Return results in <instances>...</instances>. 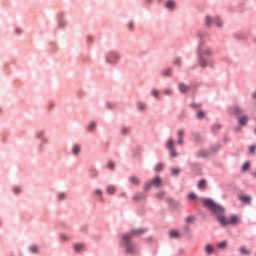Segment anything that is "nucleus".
Returning <instances> with one entry per match:
<instances>
[{
    "label": "nucleus",
    "instance_id": "1",
    "mask_svg": "<svg viewBox=\"0 0 256 256\" xmlns=\"http://www.w3.org/2000/svg\"><path fill=\"white\" fill-rule=\"evenodd\" d=\"M203 205L204 207H207L214 215H216L219 223L222 225V227H227V225H239L240 219L239 216L233 214L228 219L227 216H225V208L223 206L217 204L212 199H203Z\"/></svg>",
    "mask_w": 256,
    "mask_h": 256
},
{
    "label": "nucleus",
    "instance_id": "2",
    "mask_svg": "<svg viewBox=\"0 0 256 256\" xmlns=\"http://www.w3.org/2000/svg\"><path fill=\"white\" fill-rule=\"evenodd\" d=\"M198 56L200 67H207V61L205 60V57H211V49L203 45V42H200L198 48Z\"/></svg>",
    "mask_w": 256,
    "mask_h": 256
},
{
    "label": "nucleus",
    "instance_id": "3",
    "mask_svg": "<svg viewBox=\"0 0 256 256\" xmlns=\"http://www.w3.org/2000/svg\"><path fill=\"white\" fill-rule=\"evenodd\" d=\"M122 245H124V247L126 248V253H128L129 255L137 253V246L131 244V235H122Z\"/></svg>",
    "mask_w": 256,
    "mask_h": 256
},
{
    "label": "nucleus",
    "instance_id": "4",
    "mask_svg": "<svg viewBox=\"0 0 256 256\" xmlns=\"http://www.w3.org/2000/svg\"><path fill=\"white\" fill-rule=\"evenodd\" d=\"M161 185H163V180H161V178L159 176H157L154 180L149 181L145 184L144 186V190L145 191H149L151 189V187H156L157 189H159V187H161Z\"/></svg>",
    "mask_w": 256,
    "mask_h": 256
},
{
    "label": "nucleus",
    "instance_id": "5",
    "mask_svg": "<svg viewBox=\"0 0 256 256\" xmlns=\"http://www.w3.org/2000/svg\"><path fill=\"white\" fill-rule=\"evenodd\" d=\"M143 233H147V229L139 228L132 230L128 235H130V240L135 236L143 235Z\"/></svg>",
    "mask_w": 256,
    "mask_h": 256
},
{
    "label": "nucleus",
    "instance_id": "6",
    "mask_svg": "<svg viewBox=\"0 0 256 256\" xmlns=\"http://www.w3.org/2000/svg\"><path fill=\"white\" fill-rule=\"evenodd\" d=\"M119 59V55L115 54V53H110L107 56V62L108 63H116Z\"/></svg>",
    "mask_w": 256,
    "mask_h": 256
},
{
    "label": "nucleus",
    "instance_id": "7",
    "mask_svg": "<svg viewBox=\"0 0 256 256\" xmlns=\"http://www.w3.org/2000/svg\"><path fill=\"white\" fill-rule=\"evenodd\" d=\"M74 251H76V253H81V251H85V244H83V243L75 244Z\"/></svg>",
    "mask_w": 256,
    "mask_h": 256
},
{
    "label": "nucleus",
    "instance_id": "8",
    "mask_svg": "<svg viewBox=\"0 0 256 256\" xmlns=\"http://www.w3.org/2000/svg\"><path fill=\"white\" fill-rule=\"evenodd\" d=\"M205 252L207 253V255H213V253H215V248H213V245L207 244L205 246Z\"/></svg>",
    "mask_w": 256,
    "mask_h": 256
},
{
    "label": "nucleus",
    "instance_id": "9",
    "mask_svg": "<svg viewBox=\"0 0 256 256\" xmlns=\"http://www.w3.org/2000/svg\"><path fill=\"white\" fill-rule=\"evenodd\" d=\"M178 89L181 93H187V91H189V86L185 85L184 83H179Z\"/></svg>",
    "mask_w": 256,
    "mask_h": 256
},
{
    "label": "nucleus",
    "instance_id": "10",
    "mask_svg": "<svg viewBox=\"0 0 256 256\" xmlns=\"http://www.w3.org/2000/svg\"><path fill=\"white\" fill-rule=\"evenodd\" d=\"M106 191L108 195H115V192L117 191V187H115L114 185H109L107 186Z\"/></svg>",
    "mask_w": 256,
    "mask_h": 256
},
{
    "label": "nucleus",
    "instance_id": "11",
    "mask_svg": "<svg viewBox=\"0 0 256 256\" xmlns=\"http://www.w3.org/2000/svg\"><path fill=\"white\" fill-rule=\"evenodd\" d=\"M145 197H147V195L145 193H138V194L134 195L133 200L141 201V200L145 199Z\"/></svg>",
    "mask_w": 256,
    "mask_h": 256
},
{
    "label": "nucleus",
    "instance_id": "12",
    "mask_svg": "<svg viewBox=\"0 0 256 256\" xmlns=\"http://www.w3.org/2000/svg\"><path fill=\"white\" fill-rule=\"evenodd\" d=\"M129 181L132 185H139L141 183L137 176H131Z\"/></svg>",
    "mask_w": 256,
    "mask_h": 256
},
{
    "label": "nucleus",
    "instance_id": "13",
    "mask_svg": "<svg viewBox=\"0 0 256 256\" xmlns=\"http://www.w3.org/2000/svg\"><path fill=\"white\" fill-rule=\"evenodd\" d=\"M183 135H185V131L179 130L178 131V144L183 145Z\"/></svg>",
    "mask_w": 256,
    "mask_h": 256
},
{
    "label": "nucleus",
    "instance_id": "14",
    "mask_svg": "<svg viewBox=\"0 0 256 256\" xmlns=\"http://www.w3.org/2000/svg\"><path fill=\"white\" fill-rule=\"evenodd\" d=\"M239 200L242 202V203H251V196H239Z\"/></svg>",
    "mask_w": 256,
    "mask_h": 256
},
{
    "label": "nucleus",
    "instance_id": "15",
    "mask_svg": "<svg viewBox=\"0 0 256 256\" xmlns=\"http://www.w3.org/2000/svg\"><path fill=\"white\" fill-rule=\"evenodd\" d=\"M241 113H243V111L241 110V108H239V106H234L232 108L233 115H241Z\"/></svg>",
    "mask_w": 256,
    "mask_h": 256
},
{
    "label": "nucleus",
    "instance_id": "16",
    "mask_svg": "<svg viewBox=\"0 0 256 256\" xmlns=\"http://www.w3.org/2000/svg\"><path fill=\"white\" fill-rule=\"evenodd\" d=\"M239 125H247V121H249V118L247 116H242L238 119Z\"/></svg>",
    "mask_w": 256,
    "mask_h": 256
},
{
    "label": "nucleus",
    "instance_id": "17",
    "mask_svg": "<svg viewBox=\"0 0 256 256\" xmlns=\"http://www.w3.org/2000/svg\"><path fill=\"white\" fill-rule=\"evenodd\" d=\"M170 237L172 239H177V237H179V231L177 230H171L170 233H169Z\"/></svg>",
    "mask_w": 256,
    "mask_h": 256
},
{
    "label": "nucleus",
    "instance_id": "18",
    "mask_svg": "<svg viewBox=\"0 0 256 256\" xmlns=\"http://www.w3.org/2000/svg\"><path fill=\"white\" fill-rule=\"evenodd\" d=\"M167 147H168V149L169 150H171V149H175L174 147H175V141H173V139H169L168 140V142H167Z\"/></svg>",
    "mask_w": 256,
    "mask_h": 256
},
{
    "label": "nucleus",
    "instance_id": "19",
    "mask_svg": "<svg viewBox=\"0 0 256 256\" xmlns=\"http://www.w3.org/2000/svg\"><path fill=\"white\" fill-rule=\"evenodd\" d=\"M166 7H167V9H175V2L173 0H169L166 3Z\"/></svg>",
    "mask_w": 256,
    "mask_h": 256
},
{
    "label": "nucleus",
    "instance_id": "20",
    "mask_svg": "<svg viewBox=\"0 0 256 256\" xmlns=\"http://www.w3.org/2000/svg\"><path fill=\"white\" fill-rule=\"evenodd\" d=\"M80 152H81V146L74 145V147H73V154L74 155H79Z\"/></svg>",
    "mask_w": 256,
    "mask_h": 256
},
{
    "label": "nucleus",
    "instance_id": "21",
    "mask_svg": "<svg viewBox=\"0 0 256 256\" xmlns=\"http://www.w3.org/2000/svg\"><path fill=\"white\" fill-rule=\"evenodd\" d=\"M240 253H242V255H251V252L245 247L240 248Z\"/></svg>",
    "mask_w": 256,
    "mask_h": 256
},
{
    "label": "nucleus",
    "instance_id": "22",
    "mask_svg": "<svg viewBox=\"0 0 256 256\" xmlns=\"http://www.w3.org/2000/svg\"><path fill=\"white\" fill-rule=\"evenodd\" d=\"M131 133V129L129 127L122 128V135H129Z\"/></svg>",
    "mask_w": 256,
    "mask_h": 256
},
{
    "label": "nucleus",
    "instance_id": "23",
    "mask_svg": "<svg viewBox=\"0 0 256 256\" xmlns=\"http://www.w3.org/2000/svg\"><path fill=\"white\" fill-rule=\"evenodd\" d=\"M205 185H207V181H205V180H200L198 183L199 189L205 188Z\"/></svg>",
    "mask_w": 256,
    "mask_h": 256
},
{
    "label": "nucleus",
    "instance_id": "24",
    "mask_svg": "<svg viewBox=\"0 0 256 256\" xmlns=\"http://www.w3.org/2000/svg\"><path fill=\"white\" fill-rule=\"evenodd\" d=\"M138 109L140 111H145V109H147V105H145V103H138Z\"/></svg>",
    "mask_w": 256,
    "mask_h": 256
},
{
    "label": "nucleus",
    "instance_id": "25",
    "mask_svg": "<svg viewBox=\"0 0 256 256\" xmlns=\"http://www.w3.org/2000/svg\"><path fill=\"white\" fill-rule=\"evenodd\" d=\"M95 127H97V124L95 122L90 123V125L87 127L88 131H93L95 130Z\"/></svg>",
    "mask_w": 256,
    "mask_h": 256
},
{
    "label": "nucleus",
    "instance_id": "26",
    "mask_svg": "<svg viewBox=\"0 0 256 256\" xmlns=\"http://www.w3.org/2000/svg\"><path fill=\"white\" fill-rule=\"evenodd\" d=\"M219 249H227V243L225 241L218 243Z\"/></svg>",
    "mask_w": 256,
    "mask_h": 256
},
{
    "label": "nucleus",
    "instance_id": "27",
    "mask_svg": "<svg viewBox=\"0 0 256 256\" xmlns=\"http://www.w3.org/2000/svg\"><path fill=\"white\" fill-rule=\"evenodd\" d=\"M163 167L164 165L159 163L155 166V171L159 172V171H163Z\"/></svg>",
    "mask_w": 256,
    "mask_h": 256
},
{
    "label": "nucleus",
    "instance_id": "28",
    "mask_svg": "<svg viewBox=\"0 0 256 256\" xmlns=\"http://www.w3.org/2000/svg\"><path fill=\"white\" fill-rule=\"evenodd\" d=\"M171 73H172L171 69H166V70H164L163 75L165 77H170Z\"/></svg>",
    "mask_w": 256,
    "mask_h": 256
},
{
    "label": "nucleus",
    "instance_id": "29",
    "mask_svg": "<svg viewBox=\"0 0 256 256\" xmlns=\"http://www.w3.org/2000/svg\"><path fill=\"white\" fill-rule=\"evenodd\" d=\"M197 117L198 119H203L205 117V113L203 112V110H200L198 113H197Z\"/></svg>",
    "mask_w": 256,
    "mask_h": 256
},
{
    "label": "nucleus",
    "instance_id": "30",
    "mask_svg": "<svg viewBox=\"0 0 256 256\" xmlns=\"http://www.w3.org/2000/svg\"><path fill=\"white\" fill-rule=\"evenodd\" d=\"M188 199H190V201H195V199H197V195H195L194 193H190L188 195Z\"/></svg>",
    "mask_w": 256,
    "mask_h": 256
},
{
    "label": "nucleus",
    "instance_id": "31",
    "mask_svg": "<svg viewBox=\"0 0 256 256\" xmlns=\"http://www.w3.org/2000/svg\"><path fill=\"white\" fill-rule=\"evenodd\" d=\"M205 23H206L207 27H211V17L207 16L205 18Z\"/></svg>",
    "mask_w": 256,
    "mask_h": 256
},
{
    "label": "nucleus",
    "instance_id": "32",
    "mask_svg": "<svg viewBox=\"0 0 256 256\" xmlns=\"http://www.w3.org/2000/svg\"><path fill=\"white\" fill-rule=\"evenodd\" d=\"M170 155H171V157H177V155H179V154L177 153L175 148H173V149L170 150Z\"/></svg>",
    "mask_w": 256,
    "mask_h": 256
},
{
    "label": "nucleus",
    "instance_id": "33",
    "mask_svg": "<svg viewBox=\"0 0 256 256\" xmlns=\"http://www.w3.org/2000/svg\"><path fill=\"white\" fill-rule=\"evenodd\" d=\"M193 221H195V218L193 216H189L186 218V223H188V224L193 223Z\"/></svg>",
    "mask_w": 256,
    "mask_h": 256
},
{
    "label": "nucleus",
    "instance_id": "34",
    "mask_svg": "<svg viewBox=\"0 0 256 256\" xmlns=\"http://www.w3.org/2000/svg\"><path fill=\"white\" fill-rule=\"evenodd\" d=\"M250 167H251V164H250L249 162H246V163L243 165L242 169H243L244 171H247Z\"/></svg>",
    "mask_w": 256,
    "mask_h": 256
},
{
    "label": "nucleus",
    "instance_id": "35",
    "mask_svg": "<svg viewBox=\"0 0 256 256\" xmlns=\"http://www.w3.org/2000/svg\"><path fill=\"white\" fill-rule=\"evenodd\" d=\"M30 251L31 253H37V251H39V248L37 246H31Z\"/></svg>",
    "mask_w": 256,
    "mask_h": 256
},
{
    "label": "nucleus",
    "instance_id": "36",
    "mask_svg": "<svg viewBox=\"0 0 256 256\" xmlns=\"http://www.w3.org/2000/svg\"><path fill=\"white\" fill-rule=\"evenodd\" d=\"M214 21H215L217 27H221V25H223V23L219 20L218 17H216V18L214 19Z\"/></svg>",
    "mask_w": 256,
    "mask_h": 256
},
{
    "label": "nucleus",
    "instance_id": "37",
    "mask_svg": "<svg viewBox=\"0 0 256 256\" xmlns=\"http://www.w3.org/2000/svg\"><path fill=\"white\" fill-rule=\"evenodd\" d=\"M172 175H179V168H172Z\"/></svg>",
    "mask_w": 256,
    "mask_h": 256
},
{
    "label": "nucleus",
    "instance_id": "38",
    "mask_svg": "<svg viewBox=\"0 0 256 256\" xmlns=\"http://www.w3.org/2000/svg\"><path fill=\"white\" fill-rule=\"evenodd\" d=\"M60 239L62 241H69V237L67 235H65V234H61Z\"/></svg>",
    "mask_w": 256,
    "mask_h": 256
},
{
    "label": "nucleus",
    "instance_id": "39",
    "mask_svg": "<svg viewBox=\"0 0 256 256\" xmlns=\"http://www.w3.org/2000/svg\"><path fill=\"white\" fill-rule=\"evenodd\" d=\"M152 95H153L156 99H159V91L153 90V91H152Z\"/></svg>",
    "mask_w": 256,
    "mask_h": 256
},
{
    "label": "nucleus",
    "instance_id": "40",
    "mask_svg": "<svg viewBox=\"0 0 256 256\" xmlns=\"http://www.w3.org/2000/svg\"><path fill=\"white\" fill-rule=\"evenodd\" d=\"M108 169H112V170L115 169V162H111V161H110V162L108 163Z\"/></svg>",
    "mask_w": 256,
    "mask_h": 256
},
{
    "label": "nucleus",
    "instance_id": "41",
    "mask_svg": "<svg viewBox=\"0 0 256 256\" xmlns=\"http://www.w3.org/2000/svg\"><path fill=\"white\" fill-rule=\"evenodd\" d=\"M213 131H219V129H221V125L216 124L212 127Z\"/></svg>",
    "mask_w": 256,
    "mask_h": 256
},
{
    "label": "nucleus",
    "instance_id": "42",
    "mask_svg": "<svg viewBox=\"0 0 256 256\" xmlns=\"http://www.w3.org/2000/svg\"><path fill=\"white\" fill-rule=\"evenodd\" d=\"M198 155H199V157H207V152H205V151H200V152L198 153Z\"/></svg>",
    "mask_w": 256,
    "mask_h": 256
},
{
    "label": "nucleus",
    "instance_id": "43",
    "mask_svg": "<svg viewBox=\"0 0 256 256\" xmlns=\"http://www.w3.org/2000/svg\"><path fill=\"white\" fill-rule=\"evenodd\" d=\"M158 199H162V197H165V192H160L156 195Z\"/></svg>",
    "mask_w": 256,
    "mask_h": 256
},
{
    "label": "nucleus",
    "instance_id": "44",
    "mask_svg": "<svg viewBox=\"0 0 256 256\" xmlns=\"http://www.w3.org/2000/svg\"><path fill=\"white\" fill-rule=\"evenodd\" d=\"M65 193H60L59 195H58V199L60 200V201H63V199H65Z\"/></svg>",
    "mask_w": 256,
    "mask_h": 256
},
{
    "label": "nucleus",
    "instance_id": "45",
    "mask_svg": "<svg viewBox=\"0 0 256 256\" xmlns=\"http://www.w3.org/2000/svg\"><path fill=\"white\" fill-rule=\"evenodd\" d=\"M174 65H181V58H176L174 60Z\"/></svg>",
    "mask_w": 256,
    "mask_h": 256
},
{
    "label": "nucleus",
    "instance_id": "46",
    "mask_svg": "<svg viewBox=\"0 0 256 256\" xmlns=\"http://www.w3.org/2000/svg\"><path fill=\"white\" fill-rule=\"evenodd\" d=\"M13 191H14V193H16V195H17V194L21 193V188H19V187H14Z\"/></svg>",
    "mask_w": 256,
    "mask_h": 256
},
{
    "label": "nucleus",
    "instance_id": "47",
    "mask_svg": "<svg viewBox=\"0 0 256 256\" xmlns=\"http://www.w3.org/2000/svg\"><path fill=\"white\" fill-rule=\"evenodd\" d=\"M255 150H256V146L255 145L249 147L250 153H255Z\"/></svg>",
    "mask_w": 256,
    "mask_h": 256
},
{
    "label": "nucleus",
    "instance_id": "48",
    "mask_svg": "<svg viewBox=\"0 0 256 256\" xmlns=\"http://www.w3.org/2000/svg\"><path fill=\"white\" fill-rule=\"evenodd\" d=\"M164 95H171V90L170 89L164 90Z\"/></svg>",
    "mask_w": 256,
    "mask_h": 256
},
{
    "label": "nucleus",
    "instance_id": "49",
    "mask_svg": "<svg viewBox=\"0 0 256 256\" xmlns=\"http://www.w3.org/2000/svg\"><path fill=\"white\" fill-rule=\"evenodd\" d=\"M128 27H129L130 31H133V22H130V23L128 24Z\"/></svg>",
    "mask_w": 256,
    "mask_h": 256
},
{
    "label": "nucleus",
    "instance_id": "50",
    "mask_svg": "<svg viewBox=\"0 0 256 256\" xmlns=\"http://www.w3.org/2000/svg\"><path fill=\"white\" fill-rule=\"evenodd\" d=\"M95 193H96V195H102V191L100 190V189H97L96 191H95Z\"/></svg>",
    "mask_w": 256,
    "mask_h": 256
},
{
    "label": "nucleus",
    "instance_id": "51",
    "mask_svg": "<svg viewBox=\"0 0 256 256\" xmlns=\"http://www.w3.org/2000/svg\"><path fill=\"white\" fill-rule=\"evenodd\" d=\"M179 255H185V250L180 249V250H179Z\"/></svg>",
    "mask_w": 256,
    "mask_h": 256
},
{
    "label": "nucleus",
    "instance_id": "52",
    "mask_svg": "<svg viewBox=\"0 0 256 256\" xmlns=\"http://www.w3.org/2000/svg\"><path fill=\"white\" fill-rule=\"evenodd\" d=\"M252 98L256 101V91L252 94Z\"/></svg>",
    "mask_w": 256,
    "mask_h": 256
},
{
    "label": "nucleus",
    "instance_id": "53",
    "mask_svg": "<svg viewBox=\"0 0 256 256\" xmlns=\"http://www.w3.org/2000/svg\"><path fill=\"white\" fill-rule=\"evenodd\" d=\"M192 107H201V104H192Z\"/></svg>",
    "mask_w": 256,
    "mask_h": 256
},
{
    "label": "nucleus",
    "instance_id": "54",
    "mask_svg": "<svg viewBox=\"0 0 256 256\" xmlns=\"http://www.w3.org/2000/svg\"><path fill=\"white\" fill-rule=\"evenodd\" d=\"M38 137H43V132L39 133Z\"/></svg>",
    "mask_w": 256,
    "mask_h": 256
},
{
    "label": "nucleus",
    "instance_id": "55",
    "mask_svg": "<svg viewBox=\"0 0 256 256\" xmlns=\"http://www.w3.org/2000/svg\"><path fill=\"white\" fill-rule=\"evenodd\" d=\"M97 175V171H93V176L95 177Z\"/></svg>",
    "mask_w": 256,
    "mask_h": 256
},
{
    "label": "nucleus",
    "instance_id": "56",
    "mask_svg": "<svg viewBox=\"0 0 256 256\" xmlns=\"http://www.w3.org/2000/svg\"><path fill=\"white\" fill-rule=\"evenodd\" d=\"M16 33H21V31L19 29H16Z\"/></svg>",
    "mask_w": 256,
    "mask_h": 256
}]
</instances>
